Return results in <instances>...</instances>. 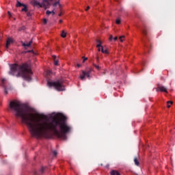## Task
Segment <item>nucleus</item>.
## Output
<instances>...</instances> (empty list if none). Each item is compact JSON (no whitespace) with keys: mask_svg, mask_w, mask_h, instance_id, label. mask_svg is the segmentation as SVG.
Returning <instances> with one entry per match:
<instances>
[{"mask_svg":"<svg viewBox=\"0 0 175 175\" xmlns=\"http://www.w3.org/2000/svg\"><path fill=\"white\" fill-rule=\"evenodd\" d=\"M51 14H53V15L55 14V12H54V10L51 11Z\"/></svg>","mask_w":175,"mask_h":175,"instance_id":"72a5a7b5","label":"nucleus"},{"mask_svg":"<svg viewBox=\"0 0 175 175\" xmlns=\"http://www.w3.org/2000/svg\"><path fill=\"white\" fill-rule=\"evenodd\" d=\"M9 75L11 76H16V77H22L26 81H31L32 80V70L27 64H23L21 66L18 64H12L10 66V70Z\"/></svg>","mask_w":175,"mask_h":175,"instance_id":"f03ea898","label":"nucleus"},{"mask_svg":"<svg viewBox=\"0 0 175 175\" xmlns=\"http://www.w3.org/2000/svg\"><path fill=\"white\" fill-rule=\"evenodd\" d=\"M124 38H125V36H120V37L119 38L120 42H124V40H122V39H124Z\"/></svg>","mask_w":175,"mask_h":175,"instance_id":"aec40b11","label":"nucleus"},{"mask_svg":"<svg viewBox=\"0 0 175 175\" xmlns=\"http://www.w3.org/2000/svg\"><path fill=\"white\" fill-rule=\"evenodd\" d=\"M23 8L21 10V12H25V13L28 12V7L25 4H24Z\"/></svg>","mask_w":175,"mask_h":175,"instance_id":"f8f14e48","label":"nucleus"},{"mask_svg":"<svg viewBox=\"0 0 175 175\" xmlns=\"http://www.w3.org/2000/svg\"><path fill=\"white\" fill-rule=\"evenodd\" d=\"M145 46H147V45L146 44V42H145Z\"/></svg>","mask_w":175,"mask_h":175,"instance_id":"79ce46f5","label":"nucleus"},{"mask_svg":"<svg viewBox=\"0 0 175 175\" xmlns=\"http://www.w3.org/2000/svg\"><path fill=\"white\" fill-rule=\"evenodd\" d=\"M91 72H92L91 70H89L88 71L82 70V75L80 76L81 80H84L85 77L90 79V75H91Z\"/></svg>","mask_w":175,"mask_h":175,"instance_id":"39448f33","label":"nucleus"},{"mask_svg":"<svg viewBox=\"0 0 175 175\" xmlns=\"http://www.w3.org/2000/svg\"><path fill=\"white\" fill-rule=\"evenodd\" d=\"M61 36L62 38H66V32H65V31L63 30L62 31Z\"/></svg>","mask_w":175,"mask_h":175,"instance_id":"f3484780","label":"nucleus"},{"mask_svg":"<svg viewBox=\"0 0 175 175\" xmlns=\"http://www.w3.org/2000/svg\"><path fill=\"white\" fill-rule=\"evenodd\" d=\"M77 66H78V68H80V66H81V65L79 64H77Z\"/></svg>","mask_w":175,"mask_h":175,"instance_id":"c9c22d12","label":"nucleus"},{"mask_svg":"<svg viewBox=\"0 0 175 175\" xmlns=\"http://www.w3.org/2000/svg\"><path fill=\"white\" fill-rule=\"evenodd\" d=\"M10 43H13V40L12 38H8L6 42V48L8 49L9 46H10Z\"/></svg>","mask_w":175,"mask_h":175,"instance_id":"1a4fd4ad","label":"nucleus"},{"mask_svg":"<svg viewBox=\"0 0 175 175\" xmlns=\"http://www.w3.org/2000/svg\"><path fill=\"white\" fill-rule=\"evenodd\" d=\"M111 175H121V174L117 170H112L111 171Z\"/></svg>","mask_w":175,"mask_h":175,"instance_id":"9b49d317","label":"nucleus"},{"mask_svg":"<svg viewBox=\"0 0 175 175\" xmlns=\"http://www.w3.org/2000/svg\"><path fill=\"white\" fill-rule=\"evenodd\" d=\"M4 94H5V95H8V90L6 89L4 90Z\"/></svg>","mask_w":175,"mask_h":175,"instance_id":"c85d7f7f","label":"nucleus"},{"mask_svg":"<svg viewBox=\"0 0 175 175\" xmlns=\"http://www.w3.org/2000/svg\"><path fill=\"white\" fill-rule=\"evenodd\" d=\"M31 44H32V40H31L29 42L25 44V43H23V46L24 47H29V46H31Z\"/></svg>","mask_w":175,"mask_h":175,"instance_id":"ddd939ff","label":"nucleus"},{"mask_svg":"<svg viewBox=\"0 0 175 175\" xmlns=\"http://www.w3.org/2000/svg\"><path fill=\"white\" fill-rule=\"evenodd\" d=\"M24 29H25V27H23L21 29V30H24Z\"/></svg>","mask_w":175,"mask_h":175,"instance_id":"f704fd0d","label":"nucleus"},{"mask_svg":"<svg viewBox=\"0 0 175 175\" xmlns=\"http://www.w3.org/2000/svg\"><path fill=\"white\" fill-rule=\"evenodd\" d=\"M47 85L49 87H54L57 91H65V85H64V80L62 79L53 82L48 81Z\"/></svg>","mask_w":175,"mask_h":175,"instance_id":"7ed1b4c3","label":"nucleus"},{"mask_svg":"<svg viewBox=\"0 0 175 175\" xmlns=\"http://www.w3.org/2000/svg\"><path fill=\"white\" fill-rule=\"evenodd\" d=\"M93 66H94V68H96V69H97L98 70H99V66L95 64H93Z\"/></svg>","mask_w":175,"mask_h":175,"instance_id":"412c9836","label":"nucleus"},{"mask_svg":"<svg viewBox=\"0 0 175 175\" xmlns=\"http://www.w3.org/2000/svg\"><path fill=\"white\" fill-rule=\"evenodd\" d=\"M116 24H121V20L117 19L116 20Z\"/></svg>","mask_w":175,"mask_h":175,"instance_id":"b1692460","label":"nucleus"},{"mask_svg":"<svg viewBox=\"0 0 175 175\" xmlns=\"http://www.w3.org/2000/svg\"><path fill=\"white\" fill-rule=\"evenodd\" d=\"M5 81H6V79H1V83H3V84L5 83Z\"/></svg>","mask_w":175,"mask_h":175,"instance_id":"cd10ccee","label":"nucleus"},{"mask_svg":"<svg viewBox=\"0 0 175 175\" xmlns=\"http://www.w3.org/2000/svg\"><path fill=\"white\" fill-rule=\"evenodd\" d=\"M140 30L142 31L145 38H146L147 39V27L146 26V25H144L142 27H141Z\"/></svg>","mask_w":175,"mask_h":175,"instance_id":"0eeeda50","label":"nucleus"},{"mask_svg":"<svg viewBox=\"0 0 175 175\" xmlns=\"http://www.w3.org/2000/svg\"><path fill=\"white\" fill-rule=\"evenodd\" d=\"M43 23H44V24H47V19L44 18L43 19Z\"/></svg>","mask_w":175,"mask_h":175,"instance_id":"393cba45","label":"nucleus"},{"mask_svg":"<svg viewBox=\"0 0 175 175\" xmlns=\"http://www.w3.org/2000/svg\"><path fill=\"white\" fill-rule=\"evenodd\" d=\"M101 53L103 54H109V51L107 49H104L103 46H101Z\"/></svg>","mask_w":175,"mask_h":175,"instance_id":"4468645a","label":"nucleus"},{"mask_svg":"<svg viewBox=\"0 0 175 175\" xmlns=\"http://www.w3.org/2000/svg\"><path fill=\"white\" fill-rule=\"evenodd\" d=\"M170 105H173V101H167V107L170 108Z\"/></svg>","mask_w":175,"mask_h":175,"instance_id":"a211bd4d","label":"nucleus"},{"mask_svg":"<svg viewBox=\"0 0 175 175\" xmlns=\"http://www.w3.org/2000/svg\"><path fill=\"white\" fill-rule=\"evenodd\" d=\"M62 14H59V16H61Z\"/></svg>","mask_w":175,"mask_h":175,"instance_id":"a19ab883","label":"nucleus"},{"mask_svg":"<svg viewBox=\"0 0 175 175\" xmlns=\"http://www.w3.org/2000/svg\"><path fill=\"white\" fill-rule=\"evenodd\" d=\"M27 16H31V14H30L29 12L27 13Z\"/></svg>","mask_w":175,"mask_h":175,"instance_id":"e433bc0d","label":"nucleus"},{"mask_svg":"<svg viewBox=\"0 0 175 175\" xmlns=\"http://www.w3.org/2000/svg\"><path fill=\"white\" fill-rule=\"evenodd\" d=\"M98 61H99V57H97V62H98Z\"/></svg>","mask_w":175,"mask_h":175,"instance_id":"58836bf2","label":"nucleus"},{"mask_svg":"<svg viewBox=\"0 0 175 175\" xmlns=\"http://www.w3.org/2000/svg\"><path fill=\"white\" fill-rule=\"evenodd\" d=\"M40 173H43L44 172V167H42L40 170Z\"/></svg>","mask_w":175,"mask_h":175,"instance_id":"bb28decb","label":"nucleus"},{"mask_svg":"<svg viewBox=\"0 0 175 175\" xmlns=\"http://www.w3.org/2000/svg\"><path fill=\"white\" fill-rule=\"evenodd\" d=\"M97 42L98 44L96 45V47L98 48V51H102V47H103V46H102V42L100 40H98Z\"/></svg>","mask_w":175,"mask_h":175,"instance_id":"6e6552de","label":"nucleus"},{"mask_svg":"<svg viewBox=\"0 0 175 175\" xmlns=\"http://www.w3.org/2000/svg\"><path fill=\"white\" fill-rule=\"evenodd\" d=\"M24 3L20 2L19 1H17V3H16V7L17 8H21V6H24Z\"/></svg>","mask_w":175,"mask_h":175,"instance_id":"dca6fc26","label":"nucleus"},{"mask_svg":"<svg viewBox=\"0 0 175 175\" xmlns=\"http://www.w3.org/2000/svg\"><path fill=\"white\" fill-rule=\"evenodd\" d=\"M52 58L54 59V65H55L56 66H57L58 65V60H57V56L55 55H53Z\"/></svg>","mask_w":175,"mask_h":175,"instance_id":"9d476101","label":"nucleus"},{"mask_svg":"<svg viewBox=\"0 0 175 175\" xmlns=\"http://www.w3.org/2000/svg\"><path fill=\"white\" fill-rule=\"evenodd\" d=\"M8 13L9 16L12 17V14L9 11L8 12Z\"/></svg>","mask_w":175,"mask_h":175,"instance_id":"2f4dec72","label":"nucleus"},{"mask_svg":"<svg viewBox=\"0 0 175 175\" xmlns=\"http://www.w3.org/2000/svg\"><path fill=\"white\" fill-rule=\"evenodd\" d=\"M117 39H118V38L117 36H116L115 38H113V40L114 42H116L117 40Z\"/></svg>","mask_w":175,"mask_h":175,"instance_id":"c756f323","label":"nucleus"},{"mask_svg":"<svg viewBox=\"0 0 175 175\" xmlns=\"http://www.w3.org/2000/svg\"><path fill=\"white\" fill-rule=\"evenodd\" d=\"M82 58H83V62H85V61L88 59V58L84 57H83Z\"/></svg>","mask_w":175,"mask_h":175,"instance_id":"a878e982","label":"nucleus"},{"mask_svg":"<svg viewBox=\"0 0 175 175\" xmlns=\"http://www.w3.org/2000/svg\"><path fill=\"white\" fill-rule=\"evenodd\" d=\"M53 154L54 157H57V154L58 153L57 152V151L54 150V151L53 152Z\"/></svg>","mask_w":175,"mask_h":175,"instance_id":"5701e85b","label":"nucleus"},{"mask_svg":"<svg viewBox=\"0 0 175 175\" xmlns=\"http://www.w3.org/2000/svg\"><path fill=\"white\" fill-rule=\"evenodd\" d=\"M156 91L157 92H159V91H161V92H166V94H167V88L165 86H162L161 84H157Z\"/></svg>","mask_w":175,"mask_h":175,"instance_id":"423d86ee","label":"nucleus"},{"mask_svg":"<svg viewBox=\"0 0 175 175\" xmlns=\"http://www.w3.org/2000/svg\"><path fill=\"white\" fill-rule=\"evenodd\" d=\"M50 14H51V11L47 10L46 11V15L50 16Z\"/></svg>","mask_w":175,"mask_h":175,"instance_id":"4be33fe9","label":"nucleus"},{"mask_svg":"<svg viewBox=\"0 0 175 175\" xmlns=\"http://www.w3.org/2000/svg\"><path fill=\"white\" fill-rule=\"evenodd\" d=\"M9 107L16 118L21 119L23 124L27 125L29 131L33 137L51 139V132L54 136L66 140V135L72 132V126L68 124V118L63 113L51 115L49 119L43 114L36 115L31 109L20 101L13 100Z\"/></svg>","mask_w":175,"mask_h":175,"instance_id":"f257e3e1","label":"nucleus"},{"mask_svg":"<svg viewBox=\"0 0 175 175\" xmlns=\"http://www.w3.org/2000/svg\"><path fill=\"white\" fill-rule=\"evenodd\" d=\"M57 5H59V6H61V5L59 4V1H57L55 3H53L54 7L57 6Z\"/></svg>","mask_w":175,"mask_h":175,"instance_id":"6ab92c4d","label":"nucleus"},{"mask_svg":"<svg viewBox=\"0 0 175 175\" xmlns=\"http://www.w3.org/2000/svg\"><path fill=\"white\" fill-rule=\"evenodd\" d=\"M59 23H60V24H61V23H62V20H59Z\"/></svg>","mask_w":175,"mask_h":175,"instance_id":"4c0bfd02","label":"nucleus"},{"mask_svg":"<svg viewBox=\"0 0 175 175\" xmlns=\"http://www.w3.org/2000/svg\"><path fill=\"white\" fill-rule=\"evenodd\" d=\"M48 75H50V71H47Z\"/></svg>","mask_w":175,"mask_h":175,"instance_id":"ea45409f","label":"nucleus"},{"mask_svg":"<svg viewBox=\"0 0 175 175\" xmlns=\"http://www.w3.org/2000/svg\"><path fill=\"white\" fill-rule=\"evenodd\" d=\"M34 5L40 6V8H44V9H47L50 6V0H43L42 3H41L38 1H34Z\"/></svg>","mask_w":175,"mask_h":175,"instance_id":"20e7f679","label":"nucleus"},{"mask_svg":"<svg viewBox=\"0 0 175 175\" xmlns=\"http://www.w3.org/2000/svg\"><path fill=\"white\" fill-rule=\"evenodd\" d=\"M134 163L136 166H139V159H137V157L134 158Z\"/></svg>","mask_w":175,"mask_h":175,"instance_id":"2eb2a0df","label":"nucleus"},{"mask_svg":"<svg viewBox=\"0 0 175 175\" xmlns=\"http://www.w3.org/2000/svg\"><path fill=\"white\" fill-rule=\"evenodd\" d=\"M88 10H90V6H88L87 8L85 9L86 12L88 11Z\"/></svg>","mask_w":175,"mask_h":175,"instance_id":"7c9ffc66","label":"nucleus"},{"mask_svg":"<svg viewBox=\"0 0 175 175\" xmlns=\"http://www.w3.org/2000/svg\"><path fill=\"white\" fill-rule=\"evenodd\" d=\"M109 40H113V36L111 35L109 37Z\"/></svg>","mask_w":175,"mask_h":175,"instance_id":"473e14b6","label":"nucleus"}]
</instances>
